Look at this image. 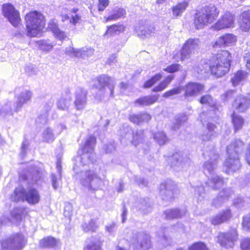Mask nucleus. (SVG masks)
Masks as SVG:
<instances>
[{"mask_svg":"<svg viewBox=\"0 0 250 250\" xmlns=\"http://www.w3.org/2000/svg\"><path fill=\"white\" fill-rule=\"evenodd\" d=\"M77 178L83 186L90 191L100 189L104 185L103 180L91 170L81 171Z\"/></svg>","mask_w":250,"mask_h":250,"instance_id":"nucleus-5","label":"nucleus"},{"mask_svg":"<svg viewBox=\"0 0 250 250\" xmlns=\"http://www.w3.org/2000/svg\"><path fill=\"white\" fill-rule=\"evenodd\" d=\"M3 16L14 27L19 26L21 23L19 11L11 3H4L2 6Z\"/></svg>","mask_w":250,"mask_h":250,"instance_id":"nucleus-8","label":"nucleus"},{"mask_svg":"<svg viewBox=\"0 0 250 250\" xmlns=\"http://www.w3.org/2000/svg\"><path fill=\"white\" fill-rule=\"evenodd\" d=\"M121 25H113L107 27V30L105 33V35H110L112 36L119 33L122 29Z\"/></svg>","mask_w":250,"mask_h":250,"instance_id":"nucleus-52","label":"nucleus"},{"mask_svg":"<svg viewBox=\"0 0 250 250\" xmlns=\"http://www.w3.org/2000/svg\"><path fill=\"white\" fill-rule=\"evenodd\" d=\"M126 14L125 10L119 7H116L113 10V14L109 16L106 20V21L111 20H115L119 18L125 17Z\"/></svg>","mask_w":250,"mask_h":250,"instance_id":"nucleus-40","label":"nucleus"},{"mask_svg":"<svg viewBox=\"0 0 250 250\" xmlns=\"http://www.w3.org/2000/svg\"><path fill=\"white\" fill-rule=\"evenodd\" d=\"M190 163V160L188 158L184 157L179 153L174 154L171 158V165L173 166H178L184 168L188 166Z\"/></svg>","mask_w":250,"mask_h":250,"instance_id":"nucleus-21","label":"nucleus"},{"mask_svg":"<svg viewBox=\"0 0 250 250\" xmlns=\"http://www.w3.org/2000/svg\"><path fill=\"white\" fill-rule=\"evenodd\" d=\"M234 16L229 12H227L220 19V29L230 28L233 26Z\"/></svg>","mask_w":250,"mask_h":250,"instance_id":"nucleus-25","label":"nucleus"},{"mask_svg":"<svg viewBox=\"0 0 250 250\" xmlns=\"http://www.w3.org/2000/svg\"><path fill=\"white\" fill-rule=\"evenodd\" d=\"M37 44L41 50L46 52L50 51L54 46L49 40H41L37 42Z\"/></svg>","mask_w":250,"mask_h":250,"instance_id":"nucleus-47","label":"nucleus"},{"mask_svg":"<svg viewBox=\"0 0 250 250\" xmlns=\"http://www.w3.org/2000/svg\"><path fill=\"white\" fill-rule=\"evenodd\" d=\"M56 168L57 173H52L50 175L52 186L55 190H56L59 187L62 179V167L60 162L57 163Z\"/></svg>","mask_w":250,"mask_h":250,"instance_id":"nucleus-27","label":"nucleus"},{"mask_svg":"<svg viewBox=\"0 0 250 250\" xmlns=\"http://www.w3.org/2000/svg\"><path fill=\"white\" fill-rule=\"evenodd\" d=\"M231 56L228 51L220 52V77L224 75L229 70Z\"/></svg>","mask_w":250,"mask_h":250,"instance_id":"nucleus-16","label":"nucleus"},{"mask_svg":"<svg viewBox=\"0 0 250 250\" xmlns=\"http://www.w3.org/2000/svg\"><path fill=\"white\" fill-rule=\"evenodd\" d=\"M24 245V238L23 235L21 233L13 234L1 243V246L3 249L11 250H20Z\"/></svg>","mask_w":250,"mask_h":250,"instance_id":"nucleus-10","label":"nucleus"},{"mask_svg":"<svg viewBox=\"0 0 250 250\" xmlns=\"http://www.w3.org/2000/svg\"><path fill=\"white\" fill-rule=\"evenodd\" d=\"M154 138L160 146L165 145L168 141V139L166 134L162 131H159L155 133L154 134Z\"/></svg>","mask_w":250,"mask_h":250,"instance_id":"nucleus-49","label":"nucleus"},{"mask_svg":"<svg viewBox=\"0 0 250 250\" xmlns=\"http://www.w3.org/2000/svg\"><path fill=\"white\" fill-rule=\"evenodd\" d=\"M233 193L232 189L230 188H223L220 191V198L224 199H228Z\"/></svg>","mask_w":250,"mask_h":250,"instance_id":"nucleus-55","label":"nucleus"},{"mask_svg":"<svg viewBox=\"0 0 250 250\" xmlns=\"http://www.w3.org/2000/svg\"><path fill=\"white\" fill-rule=\"evenodd\" d=\"M129 242L134 250H149L151 247L149 236L143 232H133Z\"/></svg>","mask_w":250,"mask_h":250,"instance_id":"nucleus-7","label":"nucleus"},{"mask_svg":"<svg viewBox=\"0 0 250 250\" xmlns=\"http://www.w3.org/2000/svg\"><path fill=\"white\" fill-rule=\"evenodd\" d=\"M60 245V241L52 236L43 238L40 241V246L42 248H55Z\"/></svg>","mask_w":250,"mask_h":250,"instance_id":"nucleus-31","label":"nucleus"},{"mask_svg":"<svg viewBox=\"0 0 250 250\" xmlns=\"http://www.w3.org/2000/svg\"><path fill=\"white\" fill-rule=\"evenodd\" d=\"M242 250H250V238L245 239L241 243Z\"/></svg>","mask_w":250,"mask_h":250,"instance_id":"nucleus-64","label":"nucleus"},{"mask_svg":"<svg viewBox=\"0 0 250 250\" xmlns=\"http://www.w3.org/2000/svg\"><path fill=\"white\" fill-rule=\"evenodd\" d=\"M71 97L70 92L67 90L64 94L62 95L61 97L57 103V106L59 109L67 110L70 106Z\"/></svg>","mask_w":250,"mask_h":250,"instance_id":"nucleus-22","label":"nucleus"},{"mask_svg":"<svg viewBox=\"0 0 250 250\" xmlns=\"http://www.w3.org/2000/svg\"><path fill=\"white\" fill-rule=\"evenodd\" d=\"M218 162V156H215L211 158L208 161L203 165V170L205 174L213 175L214 171L217 169Z\"/></svg>","mask_w":250,"mask_h":250,"instance_id":"nucleus-24","label":"nucleus"},{"mask_svg":"<svg viewBox=\"0 0 250 250\" xmlns=\"http://www.w3.org/2000/svg\"><path fill=\"white\" fill-rule=\"evenodd\" d=\"M87 91L82 87H78L75 94L74 104L77 110L84 109L87 104Z\"/></svg>","mask_w":250,"mask_h":250,"instance_id":"nucleus-14","label":"nucleus"},{"mask_svg":"<svg viewBox=\"0 0 250 250\" xmlns=\"http://www.w3.org/2000/svg\"><path fill=\"white\" fill-rule=\"evenodd\" d=\"M162 77V75L161 73H159L156 74L155 76L152 77L150 80L144 83V87L145 88H147L151 87L152 85L155 84L157 82L159 81L161 78Z\"/></svg>","mask_w":250,"mask_h":250,"instance_id":"nucleus-50","label":"nucleus"},{"mask_svg":"<svg viewBox=\"0 0 250 250\" xmlns=\"http://www.w3.org/2000/svg\"><path fill=\"white\" fill-rule=\"evenodd\" d=\"M47 28L51 30L56 38L60 40H63L66 38L65 33L58 28L56 22L54 21H50L48 23Z\"/></svg>","mask_w":250,"mask_h":250,"instance_id":"nucleus-33","label":"nucleus"},{"mask_svg":"<svg viewBox=\"0 0 250 250\" xmlns=\"http://www.w3.org/2000/svg\"><path fill=\"white\" fill-rule=\"evenodd\" d=\"M208 130V132L207 133V134L204 136L203 135L202 138L203 141H208V140L211 136L210 131L214 130V129L216 127V126L213 124L208 123L207 125Z\"/></svg>","mask_w":250,"mask_h":250,"instance_id":"nucleus-57","label":"nucleus"},{"mask_svg":"<svg viewBox=\"0 0 250 250\" xmlns=\"http://www.w3.org/2000/svg\"><path fill=\"white\" fill-rule=\"evenodd\" d=\"M231 217V213L229 209L222 210L220 212V224L229 221Z\"/></svg>","mask_w":250,"mask_h":250,"instance_id":"nucleus-51","label":"nucleus"},{"mask_svg":"<svg viewBox=\"0 0 250 250\" xmlns=\"http://www.w3.org/2000/svg\"><path fill=\"white\" fill-rule=\"evenodd\" d=\"M44 16L36 11H31L25 17L27 35L36 37L44 26Z\"/></svg>","mask_w":250,"mask_h":250,"instance_id":"nucleus-3","label":"nucleus"},{"mask_svg":"<svg viewBox=\"0 0 250 250\" xmlns=\"http://www.w3.org/2000/svg\"><path fill=\"white\" fill-rule=\"evenodd\" d=\"M239 24L241 29L244 31H248L250 29V10L242 13L239 18Z\"/></svg>","mask_w":250,"mask_h":250,"instance_id":"nucleus-29","label":"nucleus"},{"mask_svg":"<svg viewBox=\"0 0 250 250\" xmlns=\"http://www.w3.org/2000/svg\"><path fill=\"white\" fill-rule=\"evenodd\" d=\"M96 222L95 220L91 219L88 223H84L82 226L83 230L85 232H93L96 231L98 228Z\"/></svg>","mask_w":250,"mask_h":250,"instance_id":"nucleus-48","label":"nucleus"},{"mask_svg":"<svg viewBox=\"0 0 250 250\" xmlns=\"http://www.w3.org/2000/svg\"><path fill=\"white\" fill-rule=\"evenodd\" d=\"M219 178L216 177H211V179L208 181V186L213 189H217L218 188Z\"/></svg>","mask_w":250,"mask_h":250,"instance_id":"nucleus-59","label":"nucleus"},{"mask_svg":"<svg viewBox=\"0 0 250 250\" xmlns=\"http://www.w3.org/2000/svg\"><path fill=\"white\" fill-rule=\"evenodd\" d=\"M65 53L71 57H75L77 58L83 57L84 55V51L81 49H75L71 46H69L66 48Z\"/></svg>","mask_w":250,"mask_h":250,"instance_id":"nucleus-45","label":"nucleus"},{"mask_svg":"<svg viewBox=\"0 0 250 250\" xmlns=\"http://www.w3.org/2000/svg\"><path fill=\"white\" fill-rule=\"evenodd\" d=\"M189 250H208L206 246L203 243H195L189 248Z\"/></svg>","mask_w":250,"mask_h":250,"instance_id":"nucleus-60","label":"nucleus"},{"mask_svg":"<svg viewBox=\"0 0 250 250\" xmlns=\"http://www.w3.org/2000/svg\"><path fill=\"white\" fill-rule=\"evenodd\" d=\"M15 97L17 101L15 103L16 110H20L22 105L29 102L32 96V93L29 90L22 87H17L15 89Z\"/></svg>","mask_w":250,"mask_h":250,"instance_id":"nucleus-11","label":"nucleus"},{"mask_svg":"<svg viewBox=\"0 0 250 250\" xmlns=\"http://www.w3.org/2000/svg\"><path fill=\"white\" fill-rule=\"evenodd\" d=\"M175 185L171 181H167L165 183L162 184L160 186V190L162 194H172L173 190L174 189Z\"/></svg>","mask_w":250,"mask_h":250,"instance_id":"nucleus-35","label":"nucleus"},{"mask_svg":"<svg viewBox=\"0 0 250 250\" xmlns=\"http://www.w3.org/2000/svg\"><path fill=\"white\" fill-rule=\"evenodd\" d=\"M188 1H184L180 2L172 8V12L173 15L176 17L180 16L182 13L186 10L188 7Z\"/></svg>","mask_w":250,"mask_h":250,"instance_id":"nucleus-42","label":"nucleus"},{"mask_svg":"<svg viewBox=\"0 0 250 250\" xmlns=\"http://www.w3.org/2000/svg\"><path fill=\"white\" fill-rule=\"evenodd\" d=\"M151 118V116L146 113H140L138 114H133L130 115L129 117L130 122L137 125H140L144 122H147Z\"/></svg>","mask_w":250,"mask_h":250,"instance_id":"nucleus-28","label":"nucleus"},{"mask_svg":"<svg viewBox=\"0 0 250 250\" xmlns=\"http://www.w3.org/2000/svg\"><path fill=\"white\" fill-rule=\"evenodd\" d=\"M242 226L244 229L250 230V215L244 217Z\"/></svg>","mask_w":250,"mask_h":250,"instance_id":"nucleus-61","label":"nucleus"},{"mask_svg":"<svg viewBox=\"0 0 250 250\" xmlns=\"http://www.w3.org/2000/svg\"><path fill=\"white\" fill-rule=\"evenodd\" d=\"M247 77V73L244 71H238L231 79L232 84L237 86L243 83Z\"/></svg>","mask_w":250,"mask_h":250,"instance_id":"nucleus-36","label":"nucleus"},{"mask_svg":"<svg viewBox=\"0 0 250 250\" xmlns=\"http://www.w3.org/2000/svg\"><path fill=\"white\" fill-rule=\"evenodd\" d=\"M187 120L188 117L186 114H181L177 115L175 117V121L171 127L172 129L174 130L178 129Z\"/></svg>","mask_w":250,"mask_h":250,"instance_id":"nucleus-39","label":"nucleus"},{"mask_svg":"<svg viewBox=\"0 0 250 250\" xmlns=\"http://www.w3.org/2000/svg\"><path fill=\"white\" fill-rule=\"evenodd\" d=\"M115 85L114 80L105 74L96 78L93 88L97 90L94 98L98 101H102L105 97H113Z\"/></svg>","mask_w":250,"mask_h":250,"instance_id":"nucleus-2","label":"nucleus"},{"mask_svg":"<svg viewBox=\"0 0 250 250\" xmlns=\"http://www.w3.org/2000/svg\"><path fill=\"white\" fill-rule=\"evenodd\" d=\"M73 206L70 203H66L65 204L64 208V215L65 217L70 218L72 215Z\"/></svg>","mask_w":250,"mask_h":250,"instance_id":"nucleus-54","label":"nucleus"},{"mask_svg":"<svg viewBox=\"0 0 250 250\" xmlns=\"http://www.w3.org/2000/svg\"><path fill=\"white\" fill-rule=\"evenodd\" d=\"M158 95H151L140 97L135 101V104L140 106H148L155 103L158 99Z\"/></svg>","mask_w":250,"mask_h":250,"instance_id":"nucleus-30","label":"nucleus"},{"mask_svg":"<svg viewBox=\"0 0 250 250\" xmlns=\"http://www.w3.org/2000/svg\"><path fill=\"white\" fill-rule=\"evenodd\" d=\"M200 102L202 104H208L211 107H214L215 106V103L212 97L209 95L202 96L200 100Z\"/></svg>","mask_w":250,"mask_h":250,"instance_id":"nucleus-53","label":"nucleus"},{"mask_svg":"<svg viewBox=\"0 0 250 250\" xmlns=\"http://www.w3.org/2000/svg\"><path fill=\"white\" fill-rule=\"evenodd\" d=\"M216 8L213 6H206L197 10L194 19V24L197 29H201L212 23L217 17Z\"/></svg>","mask_w":250,"mask_h":250,"instance_id":"nucleus-4","label":"nucleus"},{"mask_svg":"<svg viewBox=\"0 0 250 250\" xmlns=\"http://www.w3.org/2000/svg\"><path fill=\"white\" fill-rule=\"evenodd\" d=\"M96 139L93 136H89L86 140L83 148V153L81 157V162L83 165L87 164L89 162H93L94 154L93 153Z\"/></svg>","mask_w":250,"mask_h":250,"instance_id":"nucleus-9","label":"nucleus"},{"mask_svg":"<svg viewBox=\"0 0 250 250\" xmlns=\"http://www.w3.org/2000/svg\"><path fill=\"white\" fill-rule=\"evenodd\" d=\"M244 146V142L240 139H236L229 145L227 148L229 155H237L243 150Z\"/></svg>","mask_w":250,"mask_h":250,"instance_id":"nucleus-20","label":"nucleus"},{"mask_svg":"<svg viewBox=\"0 0 250 250\" xmlns=\"http://www.w3.org/2000/svg\"><path fill=\"white\" fill-rule=\"evenodd\" d=\"M225 165L228 167L229 171L232 172L238 170L241 167L239 156L237 155H229V158L225 162Z\"/></svg>","mask_w":250,"mask_h":250,"instance_id":"nucleus-23","label":"nucleus"},{"mask_svg":"<svg viewBox=\"0 0 250 250\" xmlns=\"http://www.w3.org/2000/svg\"><path fill=\"white\" fill-rule=\"evenodd\" d=\"M48 114L43 112L40 115L36 120V123L41 125L45 124L48 121Z\"/></svg>","mask_w":250,"mask_h":250,"instance_id":"nucleus-58","label":"nucleus"},{"mask_svg":"<svg viewBox=\"0 0 250 250\" xmlns=\"http://www.w3.org/2000/svg\"><path fill=\"white\" fill-rule=\"evenodd\" d=\"M119 133L121 136L120 140L122 143H130L137 146L143 140L144 131L138 130L134 133L131 127L126 126L121 128Z\"/></svg>","mask_w":250,"mask_h":250,"instance_id":"nucleus-6","label":"nucleus"},{"mask_svg":"<svg viewBox=\"0 0 250 250\" xmlns=\"http://www.w3.org/2000/svg\"><path fill=\"white\" fill-rule=\"evenodd\" d=\"M204 86L200 83H189L184 87L185 97L188 98L189 97H193L202 91Z\"/></svg>","mask_w":250,"mask_h":250,"instance_id":"nucleus-19","label":"nucleus"},{"mask_svg":"<svg viewBox=\"0 0 250 250\" xmlns=\"http://www.w3.org/2000/svg\"><path fill=\"white\" fill-rule=\"evenodd\" d=\"M186 213V210H181L178 209H167L164 212L165 218L167 219H173L181 218L185 216Z\"/></svg>","mask_w":250,"mask_h":250,"instance_id":"nucleus-34","label":"nucleus"},{"mask_svg":"<svg viewBox=\"0 0 250 250\" xmlns=\"http://www.w3.org/2000/svg\"><path fill=\"white\" fill-rule=\"evenodd\" d=\"M42 176V169L35 166H30L27 170H25L20 174V180L23 182H26L29 186L26 190L25 201L29 204L35 205L40 201L41 196L39 191L32 187L33 184H37Z\"/></svg>","mask_w":250,"mask_h":250,"instance_id":"nucleus-1","label":"nucleus"},{"mask_svg":"<svg viewBox=\"0 0 250 250\" xmlns=\"http://www.w3.org/2000/svg\"><path fill=\"white\" fill-rule=\"evenodd\" d=\"M236 41L234 36L228 34L220 38V46L223 43L225 46H229L233 44Z\"/></svg>","mask_w":250,"mask_h":250,"instance_id":"nucleus-44","label":"nucleus"},{"mask_svg":"<svg viewBox=\"0 0 250 250\" xmlns=\"http://www.w3.org/2000/svg\"><path fill=\"white\" fill-rule=\"evenodd\" d=\"M233 106L238 112H244L250 107V99L238 96L235 99Z\"/></svg>","mask_w":250,"mask_h":250,"instance_id":"nucleus-18","label":"nucleus"},{"mask_svg":"<svg viewBox=\"0 0 250 250\" xmlns=\"http://www.w3.org/2000/svg\"><path fill=\"white\" fill-rule=\"evenodd\" d=\"M26 190L22 186L16 188L10 196L11 200L15 202L25 201Z\"/></svg>","mask_w":250,"mask_h":250,"instance_id":"nucleus-26","label":"nucleus"},{"mask_svg":"<svg viewBox=\"0 0 250 250\" xmlns=\"http://www.w3.org/2000/svg\"><path fill=\"white\" fill-rule=\"evenodd\" d=\"M179 67L180 65L178 64H173L164 69V70L169 73H173L179 70Z\"/></svg>","mask_w":250,"mask_h":250,"instance_id":"nucleus-62","label":"nucleus"},{"mask_svg":"<svg viewBox=\"0 0 250 250\" xmlns=\"http://www.w3.org/2000/svg\"><path fill=\"white\" fill-rule=\"evenodd\" d=\"M218 54H215L210 62V70L212 74L214 75L216 78L218 77V66L219 64Z\"/></svg>","mask_w":250,"mask_h":250,"instance_id":"nucleus-43","label":"nucleus"},{"mask_svg":"<svg viewBox=\"0 0 250 250\" xmlns=\"http://www.w3.org/2000/svg\"><path fill=\"white\" fill-rule=\"evenodd\" d=\"M25 215V210L21 208H16L13 209L11 212V219L9 220L5 216H2L0 218V227L6 225L10 221L18 223L20 222Z\"/></svg>","mask_w":250,"mask_h":250,"instance_id":"nucleus-15","label":"nucleus"},{"mask_svg":"<svg viewBox=\"0 0 250 250\" xmlns=\"http://www.w3.org/2000/svg\"><path fill=\"white\" fill-rule=\"evenodd\" d=\"M42 139L43 142L47 143H52L54 141L55 136L51 128L47 127L43 131Z\"/></svg>","mask_w":250,"mask_h":250,"instance_id":"nucleus-38","label":"nucleus"},{"mask_svg":"<svg viewBox=\"0 0 250 250\" xmlns=\"http://www.w3.org/2000/svg\"><path fill=\"white\" fill-rule=\"evenodd\" d=\"M19 110H16L15 103L9 102L0 108V115L2 116L6 115L12 116L14 112H17Z\"/></svg>","mask_w":250,"mask_h":250,"instance_id":"nucleus-32","label":"nucleus"},{"mask_svg":"<svg viewBox=\"0 0 250 250\" xmlns=\"http://www.w3.org/2000/svg\"><path fill=\"white\" fill-rule=\"evenodd\" d=\"M181 90L182 89L180 87L173 88L165 92L163 94V97L165 98H168L173 95H177L181 93Z\"/></svg>","mask_w":250,"mask_h":250,"instance_id":"nucleus-56","label":"nucleus"},{"mask_svg":"<svg viewBox=\"0 0 250 250\" xmlns=\"http://www.w3.org/2000/svg\"><path fill=\"white\" fill-rule=\"evenodd\" d=\"M109 0H99L98 10L100 11H104L109 4Z\"/></svg>","mask_w":250,"mask_h":250,"instance_id":"nucleus-63","label":"nucleus"},{"mask_svg":"<svg viewBox=\"0 0 250 250\" xmlns=\"http://www.w3.org/2000/svg\"><path fill=\"white\" fill-rule=\"evenodd\" d=\"M199 40L197 39H189L184 44L180 52V59L183 61L188 59L194 52L199 45Z\"/></svg>","mask_w":250,"mask_h":250,"instance_id":"nucleus-12","label":"nucleus"},{"mask_svg":"<svg viewBox=\"0 0 250 250\" xmlns=\"http://www.w3.org/2000/svg\"><path fill=\"white\" fill-rule=\"evenodd\" d=\"M54 99L52 97L46 98L43 103L42 110L44 113L48 115L49 112L54 106Z\"/></svg>","mask_w":250,"mask_h":250,"instance_id":"nucleus-46","label":"nucleus"},{"mask_svg":"<svg viewBox=\"0 0 250 250\" xmlns=\"http://www.w3.org/2000/svg\"><path fill=\"white\" fill-rule=\"evenodd\" d=\"M155 31L154 26L147 24L144 21H139L135 26V33L143 39L150 37Z\"/></svg>","mask_w":250,"mask_h":250,"instance_id":"nucleus-13","label":"nucleus"},{"mask_svg":"<svg viewBox=\"0 0 250 250\" xmlns=\"http://www.w3.org/2000/svg\"><path fill=\"white\" fill-rule=\"evenodd\" d=\"M84 250H102L101 242L95 238H92L87 242Z\"/></svg>","mask_w":250,"mask_h":250,"instance_id":"nucleus-41","label":"nucleus"},{"mask_svg":"<svg viewBox=\"0 0 250 250\" xmlns=\"http://www.w3.org/2000/svg\"><path fill=\"white\" fill-rule=\"evenodd\" d=\"M232 122L235 132L241 129L244 124V119L240 116L236 115L235 113H233L232 115Z\"/></svg>","mask_w":250,"mask_h":250,"instance_id":"nucleus-37","label":"nucleus"},{"mask_svg":"<svg viewBox=\"0 0 250 250\" xmlns=\"http://www.w3.org/2000/svg\"><path fill=\"white\" fill-rule=\"evenodd\" d=\"M221 245L226 248H231L237 239V234L235 229H232L228 233H223L221 235Z\"/></svg>","mask_w":250,"mask_h":250,"instance_id":"nucleus-17","label":"nucleus"}]
</instances>
